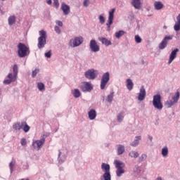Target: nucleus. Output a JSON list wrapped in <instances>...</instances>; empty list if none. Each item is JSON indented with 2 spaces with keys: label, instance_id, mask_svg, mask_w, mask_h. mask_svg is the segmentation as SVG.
I'll return each instance as SVG.
<instances>
[{
  "label": "nucleus",
  "instance_id": "a211bd4d",
  "mask_svg": "<svg viewBox=\"0 0 180 180\" xmlns=\"http://www.w3.org/2000/svg\"><path fill=\"white\" fill-rule=\"evenodd\" d=\"M66 160H67V156H65L64 153L59 152L58 157V164L60 165L63 164Z\"/></svg>",
  "mask_w": 180,
  "mask_h": 180
},
{
  "label": "nucleus",
  "instance_id": "ddd939ff",
  "mask_svg": "<svg viewBox=\"0 0 180 180\" xmlns=\"http://www.w3.org/2000/svg\"><path fill=\"white\" fill-rule=\"evenodd\" d=\"M81 89L82 92H91V91L94 89V86H92V84L91 83L88 82H84L81 86Z\"/></svg>",
  "mask_w": 180,
  "mask_h": 180
},
{
  "label": "nucleus",
  "instance_id": "4be33fe9",
  "mask_svg": "<svg viewBox=\"0 0 180 180\" xmlns=\"http://www.w3.org/2000/svg\"><path fill=\"white\" fill-rule=\"evenodd\" d=\"M101 169L104 173L110 172V165L106 163H102Z\"/></svg>",
  "mask_w": 180,
  "mask_h": 180
},
{
  "label": "nucleus",
  "instance_id": "4468645a",
  "mask_svg": "<svg viewBox=\"0 0 180 180\" xmlns=\"http://www.w3.org/2000/svg\"><path fill=\"white\" fill-rule=\"evenodd\" d=\"M146 94L147 93L146 92V89L144 88V86H141L139 93L138 100H139L140 101H144V99H146Z\"/></svg>",
  "mask_w": 180,
  "mask_h": 180
},
{
  "label": "nucleus",
  "instance_id": "864d4df0",
  "mask_svg": "<svg viewBox=\"0 0 180 180\" xmlns=\"http://www.w3.org/2000/svg\"><path fill=\"white\" fill-rule=\"evenodd\" d=\"M46 4H48V5H51L53 4V1H51V0H46Z\"/></svg>",
  "mask_w": 180,
  "mask_h": 180
},
{
  "label": "nucleus",
  "instance_id": "cd10ccee",
  "mask_svg": "<svg viewBox=\"0 0 180 180\" xmlns=\"http://www.w3.org/2000/svg\"><path fill=\"white\" fill-rule=\"evenodd\" d=\"M113 98H115V92L112 91L109 95L107 96V102H108V103H112V102H113Z\"/></svg>",
  "mask_w": 180,
  "mask_h": 180
},
{
  "label": "nucleus",
  "instance_id": "72a5a7b5",
  "mask_svg": "<svg viewBox=\"0 0 180 180\" xmlns=\"http://www.w3.org/2000/svg\"><path fill=\"white\" fill-rule=\"evenodd\" d=\"M37 88L40 92H43V91H45L46 86H44V84L41 82H38L37 83Z\"/></svg>",
  "mask_w": 180,
  "mask_h": 180
},
{
  "label": "nucleus",
  "instance_id": "b1692460",
  "mask_svg": "<svg viewBox=\"0 0 180 180\" xmlns=\"http://www.w3.org/2000/svg\"><path fill=\"white\" fill-rule=\"evenodd\" d=\"M154 8L156 11H161L164 8V4L161 1H155Z\"/></svg>",
  "mask_w": 180,
  "mask_h": 180
},
{
  "label": "nucleus",
  "instance_id": "de8ad7c7",
  "mask_svg": "<svg viewBox=\"0 0 180 180\" xmlns=\"http://www.w3.org/2000/svg\"><path fill=\"white\" fill-rule=\"evenodd\" d=\"M44 56L46 58H51V51L45 53Z\"/></svg>",
  "mask_w": 180,
  "mask_h": 180
},
{
  "label": "nucleus",
  "instance_id": "f8f14e48",
  "mask_svg": "<svg viewBox=\"0 0 180 180\" xmlns=\"http://www.w3.org/2000/svg\"><path fill=\"white\" fill-rule=\"evenodd\" d=\"M89 48L90 50H91L94 53H98V51L101 50L99 45H98V44L96 43V40L95 39H91L90 41Z\"/></svg>",
  "mask_w": 180,
  "mask_h": 180
},
{
  "label": "nucleus",
  "instance_id": "2f4dec72",
  "mask_svg": "<svg viewBox=\"0 0 180 180\" xmlns=\"http://www.w3.org/2000/svg\"><path fill=\"white\" fill-rule=\"evenodd\" d=\"M13 129L14 130H16V131H19V130H21L22 129V122H16L15 124H14L13 125Z\"/></svg>",
  "mask_w": 180,
  "mask_h": 180
},
{
  "label": "nucleus",
  "instance_id": "423d86ee",
  "mask_svg": "<svg viewBox=\"0 0 180 180\" xmlns=\"http://www.w3.org/2000/svg\"><path fill=\"white\" fill-rule=\"evenodd\" d=\"M110 81V73L109 72H107L104 73L101 77V84H100V88L101 89H105V87L108 84V82Z\"/></svg>",
  "mask_w": 180,
  "mask_h": 180
},
{
  "label": "nucleus",
  "instance_id": "58836bf2",
  "mask_svg": "<svg viewBox=\"0 0 180 180\" xmlns=\"http://www.w3.org/2000/svg\"><path fill=\"white\" fill-rule=\"evenodd\" d=\"M175 103H176L174 102V100H169V101H166L165 105L167 106V108H171L172 106H174V105H175Z\"/></svg>",
  "mask_w": 180,
  "mask_h": 180
},
{
  "label": "nucleus",
  "instance_id": "9d476101",
  "mask_svg": "<svg viewBox=\"0 0 180 180\" xmlns=\"http://www.w3.org/2000/svg\"><path fill=\"white\" fill-rule=\"evenodd\" d=\"M7 78L8 79H5L3 82L5 85H9L10 84H12V82H15V81H16L18 78V75H14V73H8V75H7Z\"/></svg>",
  "mask_w": 180,
  "mask_h": 180
},
{
  "label": "nucleus",
  "instance_id": "a18cd8bd",
  "mask_svg": "<svg viewBox=\"0 0 180 180\" xmlns=\"http://www.w3.org/2000/svg\"><path fill=\"white\" fill-rule=\"evenodd\" d=\"M54 30H55L56 33H57V34H61V30L60 29V27L56 25L54 27Z\"/></svg>",
  "mask_w": 180,
  "mask_h": 180
},
{
  "label": "nucleus",
  "instance_id": "412c9836",
  "mask_svg": "<svg viewBox=\"0 0 180 180\" xmlns=\"http://www.w3.org/2000/svg\"><path fill=\"white\" fill-rule=\"evenodd\" d=\"M88 115L89 119L90 120H95V119H96V110H95L94 109L90 110V111H89L88 112Z\"/></svg>",
  "mask_w": 180,
  "mask_h": 180
},
{
  "label": "nucleus",
  "instance_id": "4c0bfd02",
  "mask_svg": "<svg viewBox=\"0 0 180 180\" xmlns=\"http://www.w3.org/2000/svg\"><path fill=\"white\" fill-rule=\"evenodd\" d=\"M72 95L75 98H79L81 96V92L79 89H76L73 91Z\"/></svg>",
  "mask_w": 180,
  "mask_h": 180
},
{
  "label": "nucleus",
  "instance_id": "20e7f679",
  "mask_svg": "<svg viewBox=\"0 0 180 180\" xmlns=\"http://www.w3.org/2000/svg\"><path fill=\"white\" fill-rule=\"evenodd\" d=\"M153 105L155 109H158V110H162L164 105L161 102V95L156 94L153 96Z\"/></svg>",
  "mask_w": 180,
  "mask_h": 180
},
{
  "label": "nucleus",
  "instance_id": "6e6d98bb",
  "mask_svg": "<svg viewBox=\"0 0 180 180\" xmlns=\"http://www.w3.org/2000/svg\"><path fill=\"white\" fill-rule=\"evenodd\" d=\"M28 168H29V166H28V165H25V167L23 166V169H27Z\"/></svg>",
  "mask_w": 180,
  "mask_h": 180
},
{
  "label": "nucleus",
  "instance_id": "37998d69",
  "mask_svg": "<svg viewBox=\"0 0 180 180\" xmlns=\"http://www.w3.org/2000/svg\"><path fill=\"white\" fill-rule=\"evenodd\" d=\"M134 172H136V174H140L141 172V167H140L139 165H136L134 167Z\"/></svg>",
  "mask_w": 180,
  "mask_h": 180
},
{
  "label": "nucleus",
  "instance_id": "e433bc0d",
  "mask_svg": "<svg viewBox=\"0 0 180 180\" xmlns=\"http://www.w3.org/2000/svg\"><path fill=\"white\" fill-rule=\"evenodd\" d=\"M147 160V154L143 153L138 159V162L141 163L143 161Z\"/></svg>",
  "mask_w": 180,
  "mask_h": 180
},
{
  "label": "nucleus",
  "instance_id": "5fc2aeb1",
  "mask_svg": "<svg viewBox=\"0 0 180 180\" xmlns=\"http://www.w3.org/2000/svg\"><path fill=\"white\" fill-rule=\"evenodd\" d=\"M148 139L150 140V141H153V136L148 135Z\"/></svg>",
  "mask_w": 180,
  "mask_h": 180
},
{
  "label": "nucleus",
  "instance_id": "8fccbe9b",
  "mask_svg": "<svg viewBox=\"0 0 180 180\" xmlns=\"http://www.w3.org/2000/svg\"><path fill=\"white\" fill-rule=\"evenodd\" d=\"M53 5L56 8H58V6H60V3L58 2V0H53Z\"/></svg>",
  "mask_w": 180,
  "mask_h": 180
},
{
  "label": "nucleus",
  "instance_id": "bb28decb",
  "mask_svg": "<svg viewBox=\"0 0 180 180\" xmlns=\"http://www.w3.org/2000/svg\"><path fill=\"white\" fill-rule=\"evenodd\" d=\"M22 129L25 133H27L29 130H30V127L27 125V123L26 122H22Z\"/></svg>",
  "mask_w": 180,
  "mask_h": 180
},
{
  "label": "nucleus",
  "instance_id": "603ef678",
  "mask_svg": "<svg viewBox=\"0 0 180 180\" xmlns=\"http://www.w3.org/2000/svg\"><path fill=\"white\" fill-rule=\"evenodd\" d=\"M56 25H58V26H60V27H63V22L61 21H56Z\"/></svg>",
  "mask_w": 180,
  "mask_h": 180
},
{
  "label": "nucleus",
  "instance_id": "7c9ffc66",
  "mask_svg": "<svg viewBox=\"0 0 180 180\" xmlns=\"http://www.w3.org/2000/svg\"><path fill=\"white\" fill-rule=\"evenodd\" d=\"M124 34H126V32L123 30H120L115 32V34L116 39H120V37H122V36H124Z\"/></svg>",
  "mask_w": 180,
  "mask_h": 180
},
{
  "label": "nucleus",
  "instance_id": "c756f323",
  "mask_svg": "<svg viewBox=\"0 0 180 180\" xmlns=\"http://www.w3.org/2000/svg\"><path fill=\"white\" fill-rule=\"evenodd\" d=\"M139 155H140V154L136 150H131L129 153V157H131V158H138Z\"/></svg>",
  "mask_w": 180,
  "mask_h": 180
},
{
  "label": "nucleus",
  "instance_id": "f257e3e1",
  "mask_svg": "<svg viewBox=\"0 0 180 180\" xmlns=\"http://www.w3.org/2000/svg\"><path fill=\"white\" fill-rule=\"evenodd\" d=\"M17 49L18 56L20 58H25V57H27L30 54V49L24 43L20 42L17 46Z\"/></svg>",
  "mask_w": 180,
  "mask_h": 180
},
{
  "label": "nucleus",
  "instance_id": "f03ea898",
  "mask_svg": "<svg viewBox=\"0 0 180 180\" xmlns=\"http://www.w3.org/2000/svg\"><path fill=\"white\" fill-rule=\"evenodd\" d=\"M39 37L38 38V49H44L46 44H47V32L43 30L39 32Z\"/></svg>",
  "mask_w": 180,
  "mask_h": 180
},
{
  "label": "nucleus",
  "instance_id": "1a4fd4ad",
  "mask_svg": "<svg viewBox=\"0 0 180 180\" xmlns=\"http://www.w3.org/2000/svg\"><path fill=\"white\" fill-rule=\"evenodd\" d=\"M46 142V138L42 137L40 140L34 141L32 143V147L35 150H40L41 146Z\"/></svg>",
  "mask_w": 180,
  "mask_h": 180
},
{
  "label": "nucleus",
  "instance_id": "dca6fc26",
  "mask_svg": "<svg viewBox=\"0 0 180 180\" xmlns=\"http://www.w3.org/2000/svg\"><path fill=\"white\" fill-rule=\"evenodd\" d=\"M98 40L102 43V44H104V46H106V47L109 46H112V41L109 39H107L105 37H99Z\"/></svg>",
  "mask_w": 180,
  "mask_h": 180
},
{
  "label": "nucleus",
  "instance_id": "a19ab883",
  "mask_svg": "<svg viewBox=\"0 0 180 180\" xmlns=\"http://www.w3.org/2000/svg\"><path fill=\"white\" fill-rule=\"evenodd\" d=\"M40 72V69L36 68L34 70L32 71V78H36V75Z\"/></svg>",
  "mask_w": 180,
  "mask_h": 180
},
{
  "label": "nucleus",
  "instance_id": "393cba45",
  "mask_svg": "<svg viewBox=\"0 0 180 180\" xmlns=\"http://www.w3.org/2000/svg\"><path fill=\"white\" fill-rule=\"evenodd\" d=\"M133 86H134V84L133 83V81L131 79H127V88L128 91H131V89H133Z\"/></svg>",
  "mask_w": 180,
  "mask_h": 180
},
{
  "label": "nucleus",
  "instance_id": "13d9d810",
  "mask_svg": "<svg viewBox=\"0 0 180 180\" xmlns=\"http://www.w3.org/2000/svg\"><path fill=\"white\" fill-rule=\"evenodd\" d=\"M0 95H1V91H0Z\"/></svg>",
  "mask_w": 180,
  "mask_h": 180
},
{
  "label": "nucleus",
  "instance_id": "3c124183",
  "mask_svg": "<svg viewBox=\"0 0 180 180\" xmlns=\"http://www.w3.org/2000/svg\"><path fill=\"white\" fill-rule=\"evenodd\" d=\"M89 0H84V2H83V5H84V6H85V8H87V6H88V1H89Z\"/></svg>",
  "mask_w": 180,
  "mask_h": 180
},
{
  "label": "nucleus",
  "instance_id": "f3484780",
  "mask_svg": "<svg viewBox=\"0 0 180 180\" xmlns=\"http://www.w3.org/2000/svg\"><path fill=\"white\" fill-rule=\"evenodd\" d=\"M61 10L63 11L64 15H68L70 12V6L65 4V3H63L61 4Z\"/></svg>",
  "mask_w": 180,
  "mask_h": 180
},
{
  "label": "nucleus",
  "instance_id": "4d7b16f0",
  "mask_svg": "<svg viewBox=\"0 0 180 180\" xmlns=\"http://www.w3.org/2000/svg\"><path fill=\"white\" fill-rule=\"evenodd\" d=\"M156 180H162V179L161 177H158Z\"/></svg>",
  "mask_w": 180,
  "mask_h": 180
},
{
  "label": "nucleus",
  "instance_id": "c03bdc74",
  "mask_svg": "<svg viewBox=\"0 0 180 180\" xmlns=\"http://www.w3.org/2000/svg\"><path fill=\"white\" fill-rule=\"evenodd\" d=\"M98 19L101 25H103V23H105V17H103V15H100Z\"/></svg>",
  "mask_w": 180,
  "mask_h": 180
},
{
  "label": "nucleus",
  "instance_id": "6ab92c4d",
  "mask_svg": "<svg viewBox=\"0 0 180 180\" xmlns=\"http://www.w3.org/2000/svg\"><path fill=\"white\" fill-rule=\"evenodd\" d=\"M140 140H141V136H135V139L130 143L131 147H137L140 144Z\"/></svg>",
  "mask_w": 180,
  "mask_h": 180
},
{
  "label": "nucleus",
  "instance_id": "5701e85b",
  "mask_svg": "<svg viewBox=\"0 0 180 180\" xmlns=\"http://www.w3.org/2000/svg\"><path fill=\"white\" fill-rule=\"evenodd\" d=\"M131 5L135 9H140V8H141V2L140 0H132Z\"/></svg>",
  "mask_w": 180,
  "mask_h": 180
},
{
  "label": "nucleus",
  "instance_id": "ea45409f",
  "mask_svg": "<svg viewBox=\"0 0 180 180\" xmlns=\"http://www.w3.org/2000/svg\"><path fill=\"white\" fill-rule=\"evenodd\" d=\"M13 72L14 75H18V73L19 72V68H18V65L15 64L13 66Z\"/></svg>",
  "mask_w": 180,
  "mask_h": 180
},
{
  "label": "nucleus",
  "instance_id": "39448f33",
  "mask_svg": "<svg viewBox=\"0 0 180 180\" xmlns=\"http://www.w3.org/2000/svg\"><path fill=\"white\" fill-rule=\"evenodd\" d=\"M84 77L86 79L94 81L98 77V70L95 69H89L84 72Z\"/></svg>",
  "mask_w": 180,
  "mask_h": 180
},
{
  "label": "nucleus",
  "instance_id": "6e6552de",
  "mask_svg": "<svg viewBox=\"0 0 180 180\" xmlns=\"http://www.w3.org/2000/svg\"><path fill=\"white\" fill-rule=\"evenodd\" d=\"M115 8H112L110 12H109V16H108V22L106 23V26L108 27V31L110 32V26H112L113 23V18H115Z\"/></svg>",
  "mask_w": 180,
  "mask_h": 180
},
{
  "label": "nucleus",
  "instance_id": "aec40b11",
  "mask_svg": "<svg viewBox=\"0 0 180 180\" xmlns=\"http://www.w3.org/2000/svg\"><path fill=\"white\" fill-rule=\"evenodd\" d=\"M125 151L124 146L122 144L117 145V155H122Z\"/></svg>",
  "mask_w": 180,
  "mask_h": 180
},
{
  "label": "nucleus",
  "instance_id": "c9c22d12",
  "mask_svg": "<svg viewBox=\"0 0 180 180\" xmlns=\"http://www.w3.org/2000/svg\"><path fill=\"white\" fill-rule=\"evenodd\" d=\"M161 154L162 157H167L168 155V147L165 146L162 148Z\"/></svg>",
  "mask_w": 180,
  "mask_h": 180
},
{
  "label": "nucleus",
  "instance_id": "f704fd0d",
  "mask_svg": "<svg viewBox=\"0 0 180 180\" xmlns=\"http://www.w3.org/2000/svg\"><path fill=\"white\" fill-rule=\"evenodd\" d=\"M117 122L120 123H122L123 122V120L124 119V112H120L117 117Z\"/></svg>",
  "mask_w": 180,
  "mask_h": 180
},
{
  "label": "nucleus",
  "instance_id": "09e8293b",
  "mask_svg": "<svg viewBox=\"0 0 180 180\" xmlns=\"http://www.w3.org/2000/svg\"><path fill=\"white\" fill-rule=\"evenodd\" d=\"M20 143H21V146H26V144H27V141H26V139H25V138H22L21 139Z\"/></svg>",
  "mask_w": 180,
  "mask_h": 180
},
{
  "label": "nucleus",
  "instance_id": "473e14b6",
  "mask_svg": "<svg viewBox=\"0 0 180 180\" xmlns=\"http://www.w3.org/2000/svg\"><path fill=\"white\" fill-rule=\"evenodd\" d=\"M179 91H176L174 96H172V101H174V102H175L176 103H178V101H179Z\"/></svg>",
  "mask_w": 180,
  "mask_h": 180
},
{
  "label": "nucleus",
  "instance_id": "2eb2a0df",
  "mask_svg": "<svg viewBox=\"0 0 180 180\" xmlns=\"http://www.w3.org/2000/svg\"><path fill=\"white\" fill-rule=\"evenodd\" d=\"M179 52V49L178 48L175 49L171 52V54L169 56V59L168 61V64H171L176 58V53Z\"/></svg>",
  "mask_w": 180,
  "mask_h": 180
},
{
  "label": "nucleus",
  "instance_id": "79ce46f5",
  "mask_svg": "<svg viewBox=\"0 0 180 180\" xmlns=\"http://www.w3.org/2000/svg\"><path fill=\"white\" fill-rule=\"evenodd\" d=\"M15 167V162L11 161L9 163V168H10V172L11 174H13V167Z\"/></svg>",
  "mask_w": 180,
  "mask_h": 180
},
{
  "label": "nucleus",
  "instance_id": "c85d7f7f",
  "mask_svg": "<svg viewBox=\"0 0 180 180\" xmlns=\"http://www.w3.org/2000/svg\"><path fill=\"white\" fill-rule=\"evenodd\" d=\"M8 20L9 26H13L16 22V17H15V15H11L8 18Z\"/></svg>",
  "mask_w": 180,
  "mask_h": 180
},
{
  "label": "nucleus",
  "instance_id": "0eeeda50",
  "mask_svg": "<svg viewBox=\"0 0 180 180\" xmlns=\"http://www.w3.org/2000/svg\"><path fill=\"white\" fill-rule=\"evenodd\" d=\"M84 43V39L82 37H76L74 39H70L69 41V46L70 47H78L79 46H81Z\"/></svg>",
  "mask_w": 180,
  "mask_h": 180
},
{
  "label": "nucleus",
  "instance_id": "a878e982",
  "mask_svg": "<svg viewBox=\"0 0 180 180\" xmlns=\"http://www.w3.org/2000/svg\"><path fill=\"white\" fill-rule=\"evenodd\" d=\"M112 180V175H110V172L108 173H104L101 176V180Z\"/></svg>",
  "mask_w": 180,
  "mask_h": 180
},
{
  "label": "nucleus",
  "instance_id": "9b49d317",
  "mask_svg": "<svg viewBox=\"0 0 180 180\" xmlns=\"http://www.w3.org/2000/svg\"><path fill=\"white\" fill-rule=\"evenodd\" d=\"M168 40H172V35L166 36L162 39V42L159 44L160 50H164L168 44Z\"/></svg>",
  "mask_w": 180,
  "mask_h": 180
},
{
  "label": "nucleus",
  "instance_id": "49530a36",
  "mask_svg": "<svg viewBox=\"0 0 180 180\" xmlns=\"http://www.w3.org/2000/svg\"><path fill=\"white\" fill-rule=\"evenodd\" d=\"M135 41L136 43L140 44L142 41L141 37H140L139 35L135 36Z\"/></svg>",
  "mask_w": 180,
  "mask_h": 180
},
{
  "label": "nucleus",
  "instance_id": "7ed1b4c3",
  "mask_svg": "<svg viewBox=\"0 0 180 180\" xmlns=\"http://www.w3.org/2000/svg\"><path fill=\"white\" fill-rule=\"evenodd\" d=\"M114 164L115 165V168L117 169L116 175L118 178H120V176L124 174V170L123 169V168L125 167L124 162L115 160L114 161Z\"/></svg>",
  "mask_w": 180,
  "mask_h": 180
}]
</instances>
